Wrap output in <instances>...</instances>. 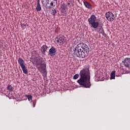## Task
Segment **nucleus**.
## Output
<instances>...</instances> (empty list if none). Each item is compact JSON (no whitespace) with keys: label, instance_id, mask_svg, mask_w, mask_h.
<instances>
[{"label":"nucleus","instance_id":"423d86ee","mask_svg":"<svg viewBox=\"0 0 130 130\" xmlns=\"http://www.w3.org/2000/svg\"><path fill=\"white\" fill-rule=\"evenodd\" d=\"M55 41L59 45H63L66 43V37L62 35L57 36Z\"/></svg>","mask_w":130,"mask_h":130},{"label":"nucleus","instance_id":"ddd939ff","mask_svg":"<svg viewBox=\"0 0 130 130\" xmlns=\"http://www.w3.org/2000/svg\"><path fill=\"white\" fill-rule=\"evenodd\" d=\"M37 12H40L41 11V5H40V0H37V6L36 8Z\"/></svg>","mask_w":130,"mask_h":130},{"label":"nucleus","instance_id":"f03ea898","mask_svg":"<svg viewBox=\"0 0 130 130\" xmlns=\"http://www.w3.org/2000/svg\"><path fill=\"white\" fill-rule=\"evenodd\" d=\"M80 75V79L77 81L79 85L83 86L84 88H90V74H87L85 69H83L81 70Z\"/></svg>","mask_w":130,"mask_h":130},{"label":"nucleus","instance_id":"4468645a","mask_svg":"<svg viewBox=\"0 0 130 130\" xmlns=\"http://www.w3.org/2000/svg\"><path fill=\"white\" fill-rule=\"evenodd\" d=\"M67 6L69 8H72V7L75 6V2L72 1H69L67 2Z\"/></svg>","mask_w":130,"mask_h":130},{"label":"nucleus","instance_id":"6ab92c4d","mask_svg":"<svg viewBox=\"0 0 130 130\" xmlns=\"http://www.w3.org/2000/svg\"><path fill=\"white\" fill-rule=\"evenodd\" d=\"M26 96V97H27V99H28V101H29L30 102H32V95H27Z\"/></svg>","mask_w":130,"mask_h":130},{"label":"nucleus","instance_id":"f257e3e1","mask_svg":"<svg viewBox=\"0 0 130 130\" xmlns=\"http://www.w3.org/2000/svg\"><path fill=\"white\" fill-rule=\"evenodd\" d=\"M89 49L88 45L83 43L78 44L74 49V53L77 56L81 58L87 57L89 54Z\"/></svg>","mask_w":130,"mask_h":130},{"label":"nucleus","instance_id":"5701e85b","mask_svg":"<svg viewBox=\"0 0 130 130\" xmlns=\"http://www.w3.org/2000/svg\"><path fill=\"white\" fill-rule=\"evenodd\" d=\"M33 104H34V107H35V104H34V102H33Z\"/></svg>","mask_w":130,"mask_h":130},{"label":"nucleus","instance_id":"aec40b11","mask_svg":"<svg viewBox=\"0 0 130 130\" xmlns=\"http://www.w3.org/2000/svg\"><path fill=\"white\" fill-rule=\"evenodd\" d=\"M79 78V74H76L73 76V80H77Z\"/></svg>","mask_w":130,"mask_h":130},{"label":"nucleus","instance_id":"dca6fc26","mask_svg":"<svg viewBox=\"0 0 130 130\" xmlns=\"http://www.w3.org/2000/svg\"><path fill=\"white\" fill-rule=\"evenodd\" d=\"M110 76H111L110 79L111 80H114V79H115V71L112 72Z\"/></svg>","mask_w":130,"mask_h":130},{"label":"nucleus","instance_id":"f3484780","mask_svg":"<svg viewBox=\"0 0 130 130\" xmlns=\"http://www.w3.org/2000/svg\"><path fill=\"white\" fill-rule=\"evenodd\" d=\"M54 4H57V0H54L52 1L50 3V6H51V8H52V7H55V5H54Z\"/></svg>","mask_w":130,"mask_h":130},{"label":"nucleus","instance_id":"412c9836","mask_svg":"<svg viewBox=\"0 0 130 130\" xmlns=\"http://www.w3.org/2000/svg\"><path fill=\"white\" fill-rule=\"evenodd\" d=\"M51 14L52 15H53V16H55V14H56V10L55 9L52 10Z\"/></svg>","mask_w":130,"mask_h":130},{"label":"nucleus","instance_id":"f8f14e48","mask_svg":"<svg viewBox=\"0 0 130 130\" xmlns=\"http://www.w3.org/2000/svg\"><path fill=\"white\" fill-rule=\"evenodd\" d=\"M48 48V47L46 45H44L42 46V47L41 48V49L43 54H45V52H46V50H47Z\"/></svg>","mask_w":130,"mask_h":130},{"label":"nucleus","instance_id":"1a4fd4ad","mask_svg":"<svg viewBox=\"0 0 130 130\" xmlns=\"http://www.w3.org/2000/svg\"><path fill=\"white\" fill-rule=\"evenodd\" d=\"M42 4L46 9H52V7L49 4V0L42 1Z\"/></svg>","mask_w":130,"mask_h":130},{"label":"nucleus","instance_id":"20e7f679","mask_svg":"<svg viewBox=\"0 0 130 130\" xmlns=\"http://www.w3.org/2000/svg\"><path fill=\"white\" fill-rule=\"evenodd\" d=\"M89 25H91V27L94 29H97L98 26H99V22H96V16L95 15H92L88 20Z\"/></svg>","mask_w":130,"mask_h":130},{"label":"nucleus","instance_id":"9b49d317","mask_svg":"<svg viewBox=\"0 0 130 130\" xmlns=\"http://www.w3.org/2000/svg\"><path fill=\"white\" fill-rule=\"evenodd\" d=\"M61 10L62 13H64L65 12H67L68 10H69V8H68V5H67L65 3H63L61 5Z\"/></svg>","mask_w":130,"mask_h":130},{"label":"nucleus","instance_id":"4be33fe9","mask_svg":"<svg viewBox=\"0 0 130 130\" xmlns=\"http://www.w3.org/2000/svg\"><path fill=\"white\" fill-rule=\"evenodd\" d=\"M21 27H22V28H26V24H24V23H21Z\"/></svg>","mask_w":130,"mask_h":130},{"label":"nucleus","instance_id":"7ed1b4c3","mask_svg":"<svg viewBox=\"0 0 130 130\" xmlns=\"http://www.w3.org/2000/svg\"><path fill=\"white\" fill-rule=\"evenodd\" d=\"M36 67L43 74H46V63L42 57H38L36 60Z\"/></svg>","mask_w":130,"mask_h":130},{"label":"nucleus","instance_id":"a211bd4d","mask_svg":"<svg viewBox=\"0 0 130 130\" xmlns=\"http://www.w3.org/2000/svg\"><path fill=\"white\" fill-rule=\"evenodd\" d=\"M7 90L10 91V92H12L13 91V87L11 85H8L7 86Z\"/></svg>","mask_w":130,"mask_h":130},{"label":"nucleus","instance_id":"6e6552de","mask_svg":"<svg viewBox=\"0 0 130 130\" xmlns=\"http://www.w3.org/2000/svg\"><path fill=\"white\" fill-rule=\"evenodd\" d=\"M55 53H56V49L54 48V47H52L48 51V54L52 56L53 55H55Z\"/></svg>","mask_w":130,"mask_h":130},{"label":"nucleus","instance_id":"0eeeda50","mask_svg":"<svg viewBox=\"0 0 130 130\" xmlns=\"http://www.w3.org/2000/svg\"><path fill=\"white\" fill-rule=\"evenodd\" d=\"M106 17L108 21L110 22H112V21H114V19L115 17H114V14L111 12H108L106 13Z\"/></svg>","mask_w":130,"mask_h":130},{"label":"nucleus","instance_id":"9d476101","mask_svg":"<svg viewBox=\"0 0 130 130\" xmlns=\"http://www.w3.org/2000/svg\"><path fill=\"white\" fill-rule=\"evenodd\" d=\"M122 63L126 68H130V58H125Z\"/></svg>","mask_w":130,"mask_h":130},{"label":"nucleus","instance_id":"2eb2a0df","mask_svg":"<svg viewBox=\"0 0 130 130\" xmlns=\"http://www.w3.org/2000/svg\"><path fill=\"white\" fill-rule=\"evenodd\" d=\"M84 5L85 7L87 8V9H92V6L87 2H84Z\"/></svg>","mask_w":130,"mask_h":130},{"label":"nucleus","instance_id":"39448f33","mask_svg":"<svg viewBox=\"0 0 130 130\" xmlns=\"http://www.w3.org/2000/svg\"><path fill=\"white\" fill-rule=\"evenodd\" d=\"M18 63L21 67L23 73H24V74H25V75H27V74H28V70H27V68L26 67V64H25V61H24V60L22 59V58H19L18 59Z\"/></svg>","mask_w":130,"mask_h":130}]
</instances>
